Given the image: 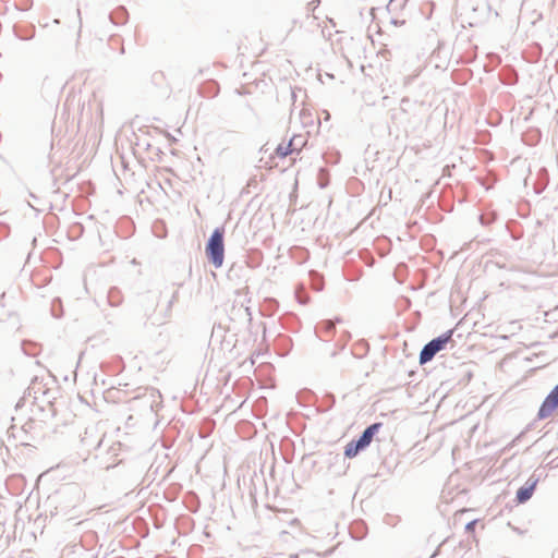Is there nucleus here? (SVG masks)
Instances as JSON below:
<instances>
[{
  "mask_svg": "<svg viewBox=\"0 0 558 558\" xmlns=\"http://www.w3.org/2000/svg\"><path fill=\"white\" fill-rule=\"evenodd\" d=\"M535 486L536 481H533L530 484H526L525 486L519 488V490L517 492V500L520 504L527 501L532 497Z\"/></svg>",
  "mask_w": 558,
  "mask_h": 558,
  "instance_id": "8",
  "label": "nucleus"
},
{
  "mask_svg": "<svg viewBox=\"0 0 558 558\" xmlns=\"http://www.w3.org/2000/svg\"><path fill=\"white\" fill-rule=\"evenodd\" d=\"M558 408V397L556 396L555 390L553 389L550 393L546 397L544 402L542 403L538 410V417L546 418L549 417Z\"/></svg>",
  "mask_w": 558,
  "mask_h": 558,
  "instance_id": "6",
  "label": "nucleus"
},
{
  "mask_svg": "<svg viewBox=\"0 0 558 558\" xmlns=\"http://www.w3.org/2000/svg\"><path fill=\"white\" fill-rule=\"evenodd\" d=\"M474 524H475V521L470 522V523L466 525V529H468V530H473Z\"/></svg>",
  "mask_w": 558,
  "mask_h": 558,
  "instance_id": "10",
  "label": "nucleus"
},
{
  "mask_svg": "<svg viewBox=\"0 0 558 558\" xmlns=\"http://www.w3.org/2000/svg\"><path fill=\"white\" fill-rule=\"evenodd\" d=\"M325 325L327 330H331L333 327V324L331 322H327Z\"/></svg>",
  "mask_w": 558,
  "mask_h": 558,
  "instance_id": "9",
  "label": "nucleus"
},
{
  "mask_svg": "<svg viewBox=\"0 0 558 558\" xmlns=\"http://www.w3.org/2000/svg\"><path fill=\"white\" fill-rule=\"evenodd\" d=\"M556 396L558 397V385L554 388Z\"/></svg>",
  "mask_w": 558,
  "mask_h": 558,
  "instance_id": "11",
  "label": "nucleus"
},
{
  "mask_svg": "<svg viewBox=\"0 0 558 558\" xmlns=\"http://www.w3.org/2000/svg\"><path fill=\"white\" fill-rule=\"evenodd\" d=\"M450 339L451 331L428 342L420 353V363L425 364L429 362L435 356L436 353H438L445 348V345Z\"/></svg>",
  "mask_w": 558,
  "mask_h": 558,
  "instance_id": "3",
  "label": "nucleus"
},
{
  "mask_svg": "<svg viewBox=\"0 0 558 558\" xmlns=\"http://www.w3.org/2000/svg\"><path fill=\"white\" fill-rule=\"evenodd\" d=\"M558 408V397L556 396L555 390L553 389L550 393L546 397L544 402L542 403L538 410V417L546 418L549 417Z\"/></svg>",
  "mask_w": 558,
  "mask_h": 558,
  "instance_id": "5",
  "label": "nucleus"
},
{
  "mask_svg": "<svg viewBox=\"0 0 558 558\" xmlns=\"http://www.w3.org/2000/svg\"><path fill=\"white\" fill-rule=\"evenodd\" d=\"M558 408V397L556 396L555 390L553 389L550 393L546 397L544 402L542 403L538 410V417L546 418L549 417Z\"/></svg>",
  "mask_w": 558,
  "mask_h": 558,
  "instance_id": "4",
  "label": "nucleus"
},
{
  "mask_svg": "<svg viewBox=\"0 0 558 558\" xmlns=\"http://www.w3.org/2000/svg\"><path fill=\"white\" fill-rule=\"evenodd\" d=\"M206 255L216 268H219L223 264L225 258V246H223V230L216 229L207 245Z\"/></svg>",
  "mask_w": 558,
  "mask_h": 558,
  "instance_id": "1",
  "label": "nucleus"
},
{
  "mask_svg": "<svg viewBox=\"0 0 558 558\" xmlns=\"http://www.w3.org/2000/svg\"><path fill=\"white\" fill-rule=\"evenodd\" d=\"M298 136H293L288 142L281 143L276 148V155L280 158H284L289 155H291L296 148L294 147V142L296 141Z\"/></svg>",
  "mask_w": 558,
  "mask_h": 558,
  "instance_id": "7",
  "label": "nucleus"
},
{
  "mask_svg": "<svg viewBox=\"0 0 558 558\" xmlns=\"http://www.w3.org/2000/svg\"><path fill=\"white\" fill-rule=\"evenodd\" d=\"M380 423H375L371 426H368L363 435L360 437L356 441H350L345 446L344 454L347 458H354L361 450L365 449L372 441L374 435L378 432L380 428Z\"/></svg>",
  "mask_w": 558,
  "mask_h": 558,
  "instance_id": "2",
  "label": "nucleus"
}]
</instances>
